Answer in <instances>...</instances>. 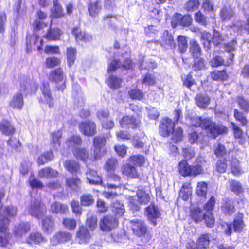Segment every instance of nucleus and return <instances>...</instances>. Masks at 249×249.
Returning <instances> with one entry per match:
<instances>
[{
  "label": "nucleus",
  "mask_w": 249,
  "mask_h": 249,
  "mask_svg": "<svg viewBox=\"0 0 249 249\" xmlns=\"http://www.w3.org/2000/svg\"><path fill=\"white\" fill-rule=\"evenodd\" d=\"M145 214L149 222L153 226L157 224V219L160 218L161 213L158 206L154 202H151L145 208Z\"/></svg>",
  "instance_id": "12"
},
{
  "label": "nucleus",
  "mask_w": 249,
  "mask_h": 249,
  "mask_svg": "<svg viewBox=\"0 0 249 249\" xmlns=\"http://www.w3.org/2000/svg\"><path fill=\"white\" fill-rule=\"evenodd\" d=\"M80 204L83 206H89L92 205L94 202L93 196L89 194H84L80 197Z\"/></svg>",
  "instance_id": "57"
},
{
  "label": "nucleus",
  "mask_w": 249,
  "mask_h": 249,
  "mask_svg": "<svg viewBox=\"0 0 249 249\" xmlns=\"http://www.w3.org/2000/svg\"><path fill=\"white\" fill-rule=\"evenodd\" d=\"M46 210L45 204L41 200L35 199L31 202L28 212L32 216L39 218L46 213Z\"/></svg>",
  "instance_id": "9"
},
{
  "label": "nucleus",
  "mask_w": 249,
  "mask_h": 249,
  "mask_svg": "<svg viewBox=\"0 0 249 249\" xmlns=\"http://www.w3.org/2000/svg\"><path fill=\"white\" fill-rule=\"evenodd\" d=\"M131 229L133 234L138 238H142L147 236L150 239L147 225L143 220L140 219H132L130 221Z\"/></svg>",
  "instance_id": "6"
},
{
  "label": "nucleus",
  "mask_w": 249,
  "mask_h": 249,
  "mask_svg": "<svg viewBox=\"0 0 249 249\" xmlns=\"http://www.w3.org/2000/svg\"><path fill=\"white\" fill-rule=\"evenodd\" d=\"M230 190L237 195H239L244 193V189L241 182L235 179H232L230 181Z\"/></svg>",
  "instance_id": "46"
},
{
  "label": "nucleus",
  "mask_w": 249,
  "mask_h": 249,
  "mask_svg": "<svg viewBox=\"0 0 249 249\" xmlns=\"http://www.w3.org/2000/svg\"><path fill=\"white\" fill-rule=\"evenodd\" d=\"M122 174L127 178L139 179L141 178L137 167L130 163H126L121 167Z\"/></svg>",
  "instance_id": "18"
},
{
  "label": "nucleus",
  "mask_w": 249,
  "mask_h": 249,
  "mask_svg": "<svg viewBox=\"0 0 249 249\" xmlns=\"http://www.w3.org/2000/svg\"><path fill=\"white\" fill-rule=\"evenodd\" d=\"M177 40L179 52L182 54L184 53H186L188 46L186 37L182 35H179L178 36Z\"/></svg>",
  "instance_id": "54"
},
{
  "label": "nucleus",
  "mask_w": 249,
  "mask_h": 249,
  "mask_svg": "<svg viewBox=\"0 0 249 249\" xmlns=\"http://www.w3.org/2000/svg\"><path fill=\"white\" fill-rule=\"evenodd\" d=\"M49 79L50 81L56 84H58L60 82H63L61 84L56 86L57 90L63 91L65 89L66 87V76L61 67H58L51 71L49 73Z\"/></svg>",
  "instance_id": "8"
},
{
  "label": "nucleus",
  "mask_w": 249,
  "mask_h": 249,
  "mask_svg": "<svg viewBox=\"0 0 249 249\" xmlns=\"http://www.w3.org/2000/svg\"><path fill=\"white\" fill-rule=\"evenodd\" d=\"M54 157L53 153L52 150L46 151L39 155L36 162L38 165H42L53 160Z\"/></svg>",
  "instance_id": "36"
},
{
  "label": "nucleus",
  "mask_w": 249,
  "mask_h": 249,
  "mask_svg": "<svg viewBox=\"0 0 249 249\" xmlns=\"http://www.w3.org/2000/svg\"><path fill=\"white\" fill-rule=\"evenodd\" d=\"M140 205H146L150 201V196L149 194L142 190H139L135 196Z\"/></svg>",
  "instance_id": "49"
},
{
  "label": "nucleus",
  "mask_w": 249,
  "mask_h": 249,
  "mask_svg": "<svg viewBox=\"0 0 249 249\" xmlns=\"http://www.w3.org/2000/svg\"><path fill=\"white\" fill-rule=\"evenodd\" d=\"M41 226L44 231L53 230L54 226V220L52 215H47L41 219Z\"/></svg>",
  "instance_id": "39"
},
{
  "label": "nucleus",
  "mask_w": 249,
  "mask_h": 249,
  "mask_svg": "<svg viewBox=\"0 0 249 249\" xmlns=\"http://www.w3.org/2000/svg\"><path fill=\"white\" fill-rule=\"evenodd\" d=\"M128 160L136 166L142 167L147 161V159L143 155L136 154L129 156Z\"/></svg>",
  "instance_id": "41"
},
{
  "label": "nucleus",
  "mask_w": 249,
  "mask_h": 249,
  "mask_svg": "<svg viewBox=\"0 0 249 249\" xmlns=\"http://www.w3.org/2000/svg\"><path fill=\"white\" fill-rule=\"evenodd\" d=\"M40 91L42 96L38 98L39 103L41 104H47L50 108L53 107L54 99L52 94L50 84L48 82L42 83Z\"/></svg>",
  "instance_id": "7"
},
{
  "label": "nucleus",
  "mask_w": 249,
  "mask_h": 249,
  "mask_svg": "<svg viewBox=\"0 0 249 249\" xmlns=\"http://www.w3.org/2000/svg\"><path fill=\"white\" fill-rule=\"evenodd\" d=\"M197 249H207L211 242L209 233H202L199 235L196 241Z\"/></svg>",
  "instance_id": "29"
},
{
  "label": "nucleus",
  "mask_w": 249,
  "mask_h": 249,
  "mask_svg": "<svg viewBox=\"0 0 249 249\" xmlns=\"http://www.w3.org/2000/svg\"><path fill=\"white\" fill-rule=\"evenodd\" d=\"M236 102L244 112H249V100L248 99L243 96H239L236 98Z\"/></svg>",
  "instance_id": "52"
},
{
  "label": "nucleus",
  "mask_w": 249,
  "mask_h": 249,
  "mask_svg": "<svg viewBox=\"0 0 249 249\" xmlns=\"http://www.w3.org/2000/svg\"><path fill=\"white\" fill-rule=\"evenodd\" d=\"M198 126L207 131L212 139H216L218 136L227 134L228 128L222 124H217L208 118L199 117Z\"/></svg>",
  "instance_id": "2"
},
{
  "label": "nucleus",
  "mask_w": 249,
  "mask_h": 249,
  "mask_svg": "<svg viewBox=\"0 0 249 249\" xmlns=\"http://www.w3.org/2000/svg\"><path fill=\"white\" fill-rule=\"evenodd\" d=\"M178 172L183 177H196L204 173V169L202 165L196 164L190 165L187 160H182L178 164Z\"/></svg>",
  "instance_id": "4"
},
{
  "label": "nucleus",
  "mask_w": 249,
  "mask_h": 249,
  "mask_svg": "<svg viewBox=\"0 0 249 249\" xmlns=\"http://www.w3.org/2000/svg\"><path fill=\"white\" fill-rule=\"evenodd\" d=\"M197 82L196 80L193 78L192 72H189L184 77L183 81V86L186 87L187 89H191V87L196 85Z\"/></svg>",
  "instance_id": "58"
},
{
  "label": "nucleus",
  "mask_w": 249,
  "mask_h": 249,
  "mask_svg": "<svg viewBox=\"0 0 249 249\" xmlns=\"http://www.w3.org/2000/svg\"><path fill=\"white\" fill-rule=\"evenodd\" d=\"M62 224L63 226L69 230H74L77 226L76 220L73 218L64 217L62 219Z\"/></svg>",
  "instance_id": "56"
},
{
  "label": "nucleus",
  "mask_w": 249,
  "mask_h": 249,
  "mask_svg": "<svg viewBox=\"0 0 249 249\" xmlns=\"http://www.w3.org/2000/svg\"><path fill=\"white\" fill-rule=\"evenodd\" d=\"M231 124L234 138L236 139L242 140L244 138L243 130L234 122H231Z\"/></svg>",
  "instance_id": "62"
},
{
  "label": "nucleus",
  "mask_w": 249,
  "mask_h": 249,
  "mask_svg": "<svg viewBox=\"0 0 249 249\" xmlns=\"http://www.w3.org/2000/svg\"><path fill=\"white\" fill-rule=\"evenodd\" d=\"M58 172L50 167H46L39 170L38 175L41 178L57 176Z\"/></svg>",
  "instance_id": "48"
},
{
  "label": "nucleus",
  "mask_w": 249,
  "mask_h": 249,
  "mask_svg": "<svg viewBox=\"0 0 249 249\" xmlns=\"http://www.w3.org/2000/svg\"><path fill=\"white\" fill-rule=\"evenodd\" d=\"M222 214L226 216H231L236 211L235 202L233 199L225 197L222 200L220 207Z\"/></svg>",
  "instance_id": "17"
},
{
  "label": "nucleus",
  "mask_w": 249,
  "mask_h": 249,
  "mask_svg": "<svg viewBox=\"0 0 249 249\" xmlns=\"http://www.w3.org/2000/svg\"><path fill=\"white\" fill-rule=\"evenodd\" d=\"M91 234L86 226L81 225L78 227L75 234V239L78 244H88L91 240Z\"/></svg>",
  "instance_id": "16"
},
{
  "label": "nucleus",
  "mask_w": 249,
  "mask_h": 249,
  "mask_svg": "<svg viewBox=\"0 0 249 249\" xmlns=\"http://www.w3.org/2000/svg\"><path fill=\"white\" fill-rule=\"evenodd\" d=\"M194 19L196 23L206 26L208 24L207 17L200 11H198L194 14Z\"/></svg>",
  "instance_id": "64"
},
{
  "label": "nucleus",
  "mask_w": 249,
  "mask_h": 249,
  "mask_svg": "<svg viewBox=\"0 0 249 249\" xmlns=\"http://www.w3.org/2000/svg\"><path fill=\"white\" fill-rule=\"evenodd\" d=\"M51 140L50 145L53 150H57L58 147L61 145V139L62 138V131L61 130H57L53 132L51 134Z\"/></svg>",
  "instance_id": "32"
},
{
  "label": "nucleus",
  "mask_w": 249,
  "mask_h": 249,
  "mask_svg": "<svg viewBox=\"0 0 249 249\" xmlns=\"http://www.w3.org/2000/svg\"><path fill=\"white\" fill-rule=\"evenodd\" d=\"M79 131L87 137L94 136L97 133V125L95 122L90 120L81 121L78 124Z\"/></svg>",
  "instance_id": "11"
},
{
  "label": "nucleus",
  "mask_w": 249,
  "mask_h": 249,
  "mask_svg": "<svg viewBox=\"0 0 249 249\" xmlns=\"http://www.w3.org/2000/svg\"><path fill=\"white\" fill-rule=\"evenodd\" d=\"M196 106L201 109H205L210 103V98L202 94H197L195 97Z\"/></svg>",
  "instance_id": "38"
},
{
  "label": "nucleus",
  "mask_w": 249,
  "mask_h": 249,
  "mask_svg": "<svg viewBox=\"0 0 249 249\" xmlns=\"http://www.w3.org/2000/svg\"><path fill=\"white\" fill-rule=\"evenodd\" d=\"M118 166V160L115 158L107 159L103 166L105 171L108 174L114 173L116 168Z\"/></svg>",
  "instance_id": "31"
},
{
  "label": "nucleus",
  "mask_w": 249,
  "mask_h": 249,
  "mask_svg": "<svg viewBox=\"0 0 249 249\" xmlns=\"http://www.w3.org/2000/svg\"><path fill=\"white\" fill-rule=\"evenodd\" d=\"M72 235L68 231H58L53 237L55 244L64 243L71 239Z\"/></svg>",
  "instance_id": "28"
},
{
  "label": "nucleus",
  "mask_w": 249,
  "mask_h": 249,
  "mask_svg": "<svg viewBox=\"0 0 249 249\" xmlns=\"http://www.w3.org/2000/svg\"><path fill=\"white\" fill-rule=\"evenodd\" d=\"M77 50L75 47H70L66 49V59L68 66L71 67L76 59Z\"/></svg>",
  "instance_id": "37"
},
{
  "label": "nucleus",
  "mask_w": 249,
  "mask_h": 249,
  "mask_svg": "<svg viewBox=\"0 0 249 249\" xmlns=\"http://www.w3.org/2000/svg\"><path fill=\"white\" fill-rule=\"evenodd\" d=\"M224 225L226 226L224 232L228 236H231L233 232H242L245 227L244 213L240 212H237L232 222H224Z\"/></svg>",
  "instance_id": "3"
},
{
  "label": "nucleus",
  "mask_w": 249,
  "mask_h": 249,
  "mask_svg": "<svg viewBox=\"0 0 249 249\" xmlns=\"http://www.w3.org/2000/svg\"><path fill=\"white\" fill-rule=\"evenodd\" d=\"M62 35V31L59 28H52L51 24L43 37L48 41H55L60 40Z\"/></svg>",
  "instance_id": "20"
},
{
  "label": "nucleus",
  "mask_w": 249,
  "mask_h": 249,
  "mask_svg": "<svg viewBox=\"0 0 249 249\" xmlns=\"http://www.w3.org/2000/svg\"><path fill=\"white\" fill-rule=\"evenodd\" d=\"M216 204V198L211 196L209 199L203 205V210L205 213H213Z\"/></svg>",
  "instance_id": "55"
},
{
  "label": "nucleus",
  "mask_w": 249,
  "mask_h": 249,
  "mask_svg": "<svg viewBox=\"0 0 249 249\" xmlns=\"http://www.w3.org/2000/svg\"><path fill=\"white\" fill-rule=\"evenodd\" d=\"M101 2L99 0L94 1H89L87 4L88 12L89 15L92 18L98 16L102 9Z\"/></svg>",
  "instance_id": "26"
},
{
  "label": "nucleus",
  "mask_w": 249,
  "mask_h": 249,
  "mask_svg": "<svg viewBox=\"0 0 249 249\" xmlns=\"http://www.w3.org/2000/svg\"><path fill=\"white\" fill-rule=\"evenodd\" d=\"M24 97L20 92L14 94L9 103V106L13 109L21 110L24 106Z\"/></svg>",
  "instance_id": "22"
},
{
  "label": "nucleus",
  "mask_w": 249,
  "mask_h": 249,
  "mask_svg": "<svg viewBox=\"0 0 249 249\" xmlns=\"http://www.w3.org/2000/svg\"><path fill=\"white\" fill-rule=\"evenodd\" d=\"M204 213L199 207H193L189 209L188 216L191 221L198 224L203 220Z\"/></svg>",
  "instance_id": "21"
},
{
  "label": "nucleus",
  "mask_w": 249,
  "mask_h": 249,
  "mask_svg": "<svg viewBox=\"0 0 249 249\" xmlns=\"http://www.w3.org/2000/svg\"><path fill=\"white\" fill-rule=\"evenodd\" d=\"M230 170L234 176H239L243 173L240 166V161L236 157H232L230 160Z\"/></svg>",
  "instance_id": "42"
},
{
  "label": "nucleus",
  "mask_w": 249,
  "mask_h": 249,
  "mask_svg": "<svg viewBox=\"0 0 249 249\" xmlns=\"http://www.w3.org/2000/svg\"><path fill=\"white\" fill-rule=\"evenodd\" d=\"M8 145L12 151H17L21 146V143L18 138L10 137L7 141Z\"/></svg>",
  "instance_id": "63"
},
{
  "label": "nucleus",
  "mask_w": 249,
  "mask_h": 249,
  "mask_svg": "<svg viewBox=\"0 0 249 249\" xmlns=\"http://www.w3.org/2000/svg\"><path fill=\"white\" fill-rule=\"evenodd\" d=\"M74 156L78 159L86 161L89 158V153L87 150L83 147H77L73 151Z\"/></svg>",
  "instance_id": "47"
},
{
  "label": "nucleus",
  "mask_w": 249,
  "mask_h": 249,
  "mask_svg": "<svg viewBox=\"0 0 249 249\" xmlns=\"http://www.w3.org/2000/svg\"><path fill=\"white\" fill-rule=\"evenodd\" d=\"M0 130L6 136H12L16 132V128L7 119L0 122Z\"/></svg>",
  "instance_id": "27"
},
{
  "label": "nucleus",
  "mask_w": 249,
  "mask_h": 249,
  "mask_svg": "<svg viewBox=\"0 0 249 249\" xmlns=\"http://www.w3.org/2000/svg\"><path fill=\"white\" fill-rule=\"evenodd\" d=\"M112 211L114 213L115 215L119 216L124 215L125 210L124 204L119 200H116L112 202L111 204Z\"/></svg>",
  "instance_id": "40"
},
{
  "label": "nucleus",
  "mask_w": 249,
  "mask_h": 249,
  "mask_svg": "<svg viewBox=\"0 0 249 249\" xmlns=\"http://www.w3.org/2000/svg\"><path fill=\"white\" fill-rule=\"evenodd\" d=\"M50 211L54 214H65L69 211L67 204L55 201L51 204Z\"/></svg>",
  "instance_id": "23"
},
{
  "label": "nucleus",
  "mask_w": 249,
  "mask_h": 249,
  "mask_svg": "<svg viewBox=\"0 0 249 249\" xmlns=\"http://www.w3.org/2000/svg\"><path fill=\"white\" fill-rule=\"evenodd\" d=\"M64 168L71 174H76L80 168V164L74 160H67L63 164Z\"/></svg>",
  "instance_id": "35"
},
{
  "label": "nucleus",
  "mask_w": 249,
  "mask_h": 249,
  "mask_svg": "<svg viewBox=\"0 0 249 249\" xmlns=\"http://www.w3.org/2000/svg\"><path fill=\"white\" fill-rule=\"evenodd\" d=\"M208 191V184L205 181H200L197 184L196 190L197 196L201 197H206Z\"/></svg>",
  "instance_id": "50"
},
{
  "label": "nucleus",
  "mask_w": 249,
  "mask_h": 249,
  "mask_svg": "<svg viewBox=\"0 0 249 249\" xmlns=\"http://www.w3.org/2000/svg\"><path fill=\"white\" fill-rule=\"evenodd\" d=\"M129 97L133 100H141L144 97V93L139 89H132L128 91Z\"/></svg>",
  "instance_id": "60"
},
{
  "label": "nucleus",
  "mask_w": 249,
  "mask_h": 249,
  "mask_svg": "<svg viewBox=\"0 0 249 249\" xmlns=\"http://www.w3.org/2000/svg\"><path fill=\"white\" fill-rule=\"evenodd\" d=\"M159 132L162 137L171 136V140L175 143L182 141L184 138V131L182 127H176L175 122L168 117L161 118L159 124Z\"/></svg>",
  "instance_id": "1"
},
{
  "label": "nucleus",
  "mask_w": 249,
  "mask_h": 249,
  "mask_svg": "<svg viewBox=\"0 0 249 249\" xmlns=\"http://www.w3.org/2000/svg\"><path fill=\"white\" fill-rule=\"evenodd\" d=\"M71 32L77 43H88L92 41L93 39L92 36L90 33L85 30H82L78 26L73 27Z\"/></svg>",
  "instance_id": "13"
},
{
  "label": "nucleus",
  "mask_w": 249,
  "mask_h": 249,
  "mask_svg": "<svg viewBox=\"0 0 249 249\" xmlns=\"http://www.w3.org/2000/svg\"><path fill=\"white\" fill-rule=\"evenodd\" d=\"M160 45L167 50L176 48V44L172 34L169 31L165 30L163 32L161 36Z\"/></svg>",
  "instance_id": "19"
},
{
  "label": "nucleus",
  "mask_w": 249,
  "mask_h": 249,
  "mask_svg": "<svg viewBox=\"0 0 249 249\" xmlns=\"http://www.w3.org/2000/svg\"><path fill=\"white\" fill-rule=\"evenodd\" d=\"M211 79L213 81L224 82L228 80L229 74L226 69L214 70L210 74Z\"/></svg>",
  "instance_id": "25"
},
{
  "label": "nucleus",
  "mask_w": 249,
  "mask_h": 249,
  "mask_svg": "<svg viewBox=\"0 0 249 249\" xmlns=\"http://www.w3.org/2000/svg\"><path fill=\"white\" fill-rule=\"evenodd\" d=\"M233 116L235 120L239 123L241 126H246L248 124V119L244 111H241L237 109H235L233 111Z\"/></svg>",
  "instance_id": "43"
},
{
  "label": "nucleus",
  "mask_w": 249,
  "mask_h": 249,
  "mask_svg": "<svg viewBox=\"0 0 249 249\" xmlns=\"http://www.w3.org/2000/svg\"><path fill=\"white\" fill-rule=\"evenodd\" d=\"M53 8L51 10V14L54 18H60L65 16L63 8L59 3H53Z\"/></svg>",
  "instance_id": "59"
},
{
  "label": "nucleus",
  "mask_w": 249,
  "mask_h": 249,
  "mask_svg": "<svg viewBox=\"0 0 249 249\" xmlns=\"http://www.w3.org/2000/svg\"><path fill=\"white\" fill-rule=\"evenodd\" d=\"M30 229L31 226L29 223L22 222L15 227L13 233L15 236L21 237L25 235Z\"/></svg>",
  "instance_id": "30"
},
{
  "label": "nucleus",
  "mask_w": 249,
  "mask_h": 249,
  "mask_svg": "<svg viewBox=\"0 0 249 249\" xmlns=\"http://www.w3.org/2000/svg\"><path fill=\"white\" fill-rule=\"evenodd\" d=\"M26 50L27 53H29L33 49L36 48L37 50L41 51L42 50L43 40L39 38V36L36 34H33V36L28 35L26 36Z\"/></svg>",
  "instance_id": "14"
},
{
  "label": "nucleus",
  "mask_w": 249,
  "mask_h": 249,
  "mask_svg": "<svg viewBox=\"0 0 249 249\" xmlns=\"http://www.w3.org/2000/svg\"><path fill=\"white\" fill-rule=\"evenodd\" d=\"M45 241V238L40 232L33 231L29 234L25 242L27 244L33 246L39 245Z\"/></svg>",
  "instance_id": "24"
},
{
  "label": "nucleus",
  "mask_w": 249,
  "mask_h": 249,
  "mask_svg": "<svg viewBox=\"0 0 249 249\" xmlns=\"http://www.w3.org/2000/svg\"><path fill=\"white\" fill-rule=\"evenodd\" d=\"M61 63V59L55 56H51L47 57L45 61V65L46 68L49 69L53 68L58 67Z\"/></svg>",
  "instance_id": "53"
},
{
  "label": "nucleus",
  "mask_w": 249,
  "mask_h": 249,
  "mask_svg": "<svg viewBox=\"0 0 249 249\" xmlns=\"http://www.w3.org/2000/svg\"><path fill=\"white\" fill-rule=\"evenodd\" d=\"M118 224V219L110 214L103 216L99 221L100 229L103 231H110L117 227Z\"/></svg>",
  "instance_id": "10"
},
{
  "label": "nucleus",
  "mask_w": 249,
  "mask_h": 249,
  "mask_svg": "<svg viewBox=\"0 0 249 249\" xmlns=\"http://www.w3.org/2000/svg\"><path fill=\"white\" fill-rule=\"evenodd\" d=\"M123 79L114 75H110L106 81V84L112 89H116L121 87Z\"/></svg>",
  "instance_id": "34"
},
{
  "label": "nucleus",
  "mask_w": 249,
  "mask_h": 249,
  "mask_svg": "<svg viewBox=\"0 0 249 249\" xmlns=\"http://www.w3.org/2000/svg\"><path fill=\"white\" fill-rule=\"evenodd\" d=\"M122 128L136 129L139 128L141 124V121L133 115H126L123 116L119 121Z\"/></svg>",
  "instance_id": "15"
},
{
  "label": "nucleus",
  "mask_w": 249,
  "mask_h": 249,
  "mask_svg": "<svg viewBox=\"0 0 249 249\" xmlns=\"http://www.w3.org/2000/svg\"><path fill=\"white\" fill-rule=\"evenodd\" d=\"M128 206L133 213L138 212L141 210V207L135 196H131L129 197Z\"/></svg>",
  "instance_id": "51"
},
{
  "label": "nucleus",
  "mask_w": 249,
  "mask_h": 249,
  "mask_svg": "<svg viewBox=\"0 0 249 249\" xmlns=\"http://www.w3.org/2000/svg\"><path fill=\"white\" fill-rule=\"evenodd\" d=\"M86 175L87 179L90 184L98 185L102 182V178L98 175L97 172L95 170L89 169Z\"/></svg>",
  "instance_id": "33"
},
{
  "label": "nucleus",
  "mask_w": 249,
  "mask_h": 249,
  "mask_svg": "<svg viewBox=\"0 0 249 249\" xmlns=\"http://www.w3.org/2000/svg\"><path fill=\"white\" fill-rule=\"evenodd\" d=\"M220 17L224 20H228L234 15L233 9L230 5H224L220 10Z\"/></svg>",
  "instance_id": "45"
},
{
  "label": "nucleus",
  "mask_w": 249,
  "mask_h": 249,
  "mask_svg": "<svg viewBox=\"0 0 249 249\" xmlns=\"http://www.w3.org/2000/svg\"><path fill=\"white\" fill-rule=\"evenodd\" d=\"M193 67L195 71H198L205 69L206 67L205 62L204 58L201 56L194 57Z\"/></svg>",
  "instance_id": "61"
},
{
  "label": "nucleus",
  "mask_w": 249,
  "mask_h": 249,
  "mask_svg": "<svg viewBox=\"0 0 249 249\" xmlns=\"http://www.w3.org/2000/svg\"><path fill=\"white\" fill-rule=\"evenodd\" d=\"M106 143L107 139L105 136L98 135L94 137L92 140L94 148L93 155L92 157L90 158V160L92 161H97L101 159L107 152V150L105 148Z\"/></svg>",
  "instance_id": "5"
},
{
  "label": "nucleus",
  "mask_w": 249,
  "mask_h": 249,
  "mask_svg": "<svg viewBox=\"0 0 249 249\" xmlns=\"http://www.w3.org/2000/svg\"><path fill=\"white\" fill-rule=\"evenodd\" d=\"M190 53L193 58L201 56L202 49L199 44L195 40L190 42Z\"/></svg>",
  "instance_id": "44"
}]
</instances>
